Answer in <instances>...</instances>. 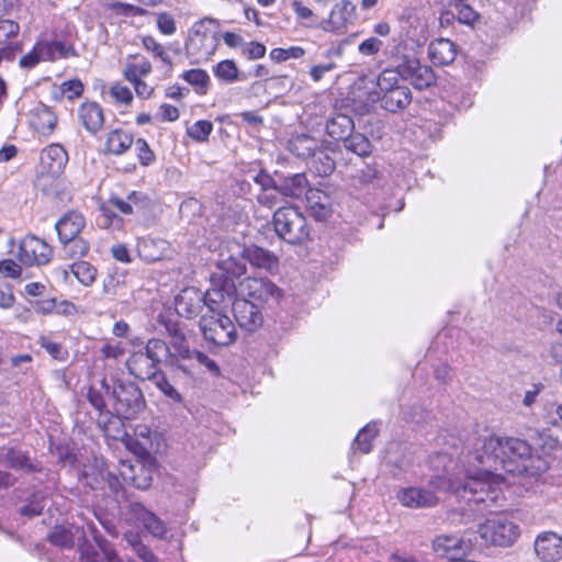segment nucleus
<instances>
[{"mask_svg":"<svg viewBox=\"0 0 562 562\" xmlns=\"http://www.w3.org/2000/svg\"><path fill=\"white\" fill-rule=\"evenodd\" d=\"M469 457L480 465L485 476H501L497 471L513 475L538 476L548 463L537 456L530 443L518 437L490 435L475 438Z\"/></svg>","mask_w":562,"mask_h":562,"instance_id":"obj_1","label":"nucleus"},{"mask_svg":"<svg viewBox=\"0 0 562 562\" xmlns=\"http://www.w3.org/2000/svg\"><path fill=\"white\" fill-rule=\"evenodd\" d=\"M391 54L400 60L401 79L408 81L415 89L425 90L436 85L437 77L432 68L423 65L414 55L419 44L413 37H394Z\"/></svg>","mask_w":562,"mask_h":562,"instance_id":"obj_2","label":"nucleus"},{"mask_svg":"<svg viewBox=\"0 0 562 562\" xmlns=\"http://www.w3.org/2000/svg\"><path fill=\"white\" fill-rule=\"evenodd\" d=\"M166 352L164 340L150 338L143 350L131 353L125 362L126 368L136 379L150 381L161 371L159 366L164 363L162 358Z\"/></svg>","mask_w":562,"mask_h":562,"instance_id":"obj_3","label":"nucleus"},{"mask_svg":"<svg viewBox=\"0 0 562 562\" xmlns=\"http://www.w3.org/2000/svg\"><path fill=\"white\" fill-rule=\"evenodd\" d=\"M326 132L331 138L341 140L346 150L361 158L372 154L371 140L362 133L355 132V122L349 115L335 114L327 121Z\"/></svg>","mask_w":562,"mask_h":562,"instance_id":"obj_4","label":"nucleus"},{"mask_svg":"<svg viewBox=\"0 0 562 562\" xmlns=\"http://www.w3.org/2000/svg\"><path fill=\"white\" fill-rule=\"evenodd\" d=\"M272 224L278 237L290 245H302L310 238L307 220L296 206L279 207Z\"/></svg>","mask_w":562,"mask_h":562,"instance_id":"obj_5","label":"nucleus"},{"mask_svg":"<svg viewBox=\"0 0 562 562\" xmlns=\"http://www.w3.org/2000/svg\"><path fill=\"white\" fill-rule=\"evenodd\" d=\"M501 490L492 485L487 480L468 475L459 495L465 499L470 509L477 513H492L501 498Z\"/></svg>","mask_w":562,"mask_h":562,"instance_id":"obj_6","label":"nucleus"},{"mask_svg":"<svg viewBox=\"0 0 562 562\" xmlns=\"http://www.w3.org/2000/svg\"><path fill=\"white\" fill-rule=\"evenodd\" d=\"M224 290L228 294H236L237 297H245L265 305L270 300L278 301L282 291L268 278L247 277L236 284L233 280H228L224 285Z\"/></svg>","mask_w":562,"mask_h":562,"instance_id":"obj_7","label":"nucleus"},{"mask_svg":"<svg viewBox=\"0 0 562 562\" xmlns=\"http://www.w3.org/2000/svg\"><path fill=\"white\" fill-rule=\"evenodd\" d=\"M111 398L115 415L124 419L135 418L146 406L143 392L131 381H116L112 386Z\"/></svg>","mask_w":562,"mask_h":562,"instance_id":"obj_8","label":"nucleus"},{"mask_svg":"<svg viewBox=\"0 0 562 562\" xmlns=\"http://www.w3.org/2000/svg\"><path fill=\"white\" fill-rule=\"evenodd\" d=\"M199 326L204 339L215 346H229L237 338L233 321L222 313L202 315Z\"/></svg>","mask_w":562,"mask_h":562,"instance_id":"obj_9","label":"nucleus"},{"mask_svg":"<svg viewBox=\"0 0 562 562\" xmlns=\"http://www.w3.org/2000/svg\"><path fill=\"white\" fill-rule=\"evenodd\" d=\"M165 347L167 352L162 358L164 364L173 371H180L187 376H192L198 350L190 347L188 338L177 335L169 342L165 341Z\"/></svg>","mask_w":562,"mask_h":562,"instance_id":"obj_10","label":"nucleus"},{"mask_svg":"<svg viewBox=\"0 0 562 562\" xmlns=\"http://www.w3.org/2000/svg\"><path fill=\"white\" fill-rule=\"evenodd\" d=\"M76 55L75 48L63 41H38L32 50L20 58L22 68H34L40 61H53L59 58H68Z\"/></svg>","mask_w":562,"mask_h":562,"instance_id":"obj_11","label":"nucleus"},{"mask_svg":"<svg viewBox=\"0 0 562 562\" xmlns=\"http://www.w3.org/2000/svg\"><path fill=\"white\" fill-rule=\"evenodd\" d=\"M479 532L485 541L494 546L510 547L519 537L518 525L506 516H496L480 525Z\"/></svg>","mask_w":562,"mask_h":562,"instance_id":"obj_12","label":"nucleus"},{"mask_svg":"<svg viewBox=\"0 0 562 562\" xmlns=\"http://www.w3.org/2000/svg\"><path fill=\"white\" fill-rule=\"evenodd\" d=\"M431 547L432 551L439 558H446L451 562H456L471 553L473 543L471 539H465L463 537L454 535H439L432 540Z\"/></svg>","mask_w":562,"mask_h":562,"instance_id":"obj_13","label":"nucleus"},{"mask_svg":"<svg viewBox=\"0 0 562 562\" xmlns=\"http://www.w3.org/2000/svg\"><path fill=\"white\" fill-rule=\"evenodd\" d=\"M262 307L256 302L245 297H235L232 310L238 326L249 333L260 328L263 324Z\"/></svg>","mask_w":562,"mask_h":562,"instance_id":"obj_14","label":"nucleus"},{"mask_svg":"<svg viewBox=\"0 0 562 562\" xmlns=\"http://www.w3.org/2000/svg\"><path fill=\"white\" fill-rule=\"evenodd\" d=\"M53 249L43 239L34 236H25L19 246V260L25 266H43L49 262Z\"/></svg>","mask_w":562,"mask_h":562,"instance_id":"obj_15","label":"nucleus"},{"mask_svg":"<svg viewBox=\"0 0 562 562\" xmlns=\"http://www.w3.org/2000/svg\"><path fill=\"white\" fill-rule=\"evenodd\" d=\"M175 305L179 316L192 319L199 316L205 307V295L200 289L188 286L176 296Z\"/></svg>","mask_w":562,"mask_h":562,"instance_id":"obj_16","label":"nucleus"},{"mask_svg":"<svg viewBox=\"0 0 562 562\" xmlns=\"http://www.w3.org/2000/svg\"><path fill=\"white\" fill-rule=\"evenodd\" d=\"M371 103H375L376 101H381V106L391 112L396 113L406 109L412 102V92L408 87L401 86L397 88L389 89L383 92H378V90H373V92L369 93L368 97Z\"/></svg>","mask_w":562,"mask_h":562,"instance_id":"obj_17","label":"nucleus"},{"mask_svg":"<svg viewBox=\"0 0 562 562\" xmlns=\"http://www.w3.org/2000/svg\"><path fill=\"white\" fill-rule=\"evenodd\" d=\"M153 468L142 461H123L120 475L123 481L138 490H147L153 483Z\"/></svg>","mask_w":562,"mask_h":562,"instance_id":"obj_18","label":"nucleus"},{"mask_svg":"<svg viewBox=\"0 0 562 562\" xmlns=\"http://www.w3.org/2000/svg\"><path fill=\"white\" fill-rule=\"evenodd\" d=\"M533 548L542 562H557L562 559V537L555 532L544 531L538 535Z\"/></svg>","mask_w":562,"mask_h":562,"instance_id":"obj_19","label":"nucleus"},{"mask_svg":"<svg viewBox=\"0 0 562 562\" xmlns=\"http://www.w3.org/2000/svg\"><path fill=\"white\" fill-rule=\"evenodd\" d=\"M397 499L403 506L408 508H430L436 506L439 502L434 491L417 486L400 490Z\"/></svg>","mask_w":562,"mask_h":562,"instance_id":"obj_20","label":"nucleus"},{"mask_svg":"<svg viewBox=\"0 0 562 562\" xmlns=\"http://www.w3.org/2000/svg\"><path fill=\"white\" fill-rule=\"evenodd\" d=\"M77 117L81 126L90 135H97L104 125V111L95 101H85L77 110Z\"/></svg>","mask_w":562,"mask_h":562,"instance_id":"obj_21","label":"nucleus"},{"mask_svg":"<svg viewBox=\"0 0 562 562\" xmlns=\"http://www.w3.org/2000/svg\"><path fill=\"white\" fill-rule=\"evenodd\" d=\"M93 538L100 551L90 543H83L79 549L80 559L83 562H123L105 538L98 535H94Z\"/></svg>","mask_w":562,"mask_h":562,"instance_id":"obj_22","label":"nucleus"},{"mask_svg":"<svg viewBox=\"0 0 562 562\" xmlns=\"http://www.w3.org/2000/svg\"><path fill=\"white\" fill-rule=\"evenodd\" d=\"M137 252L145 262L159 261L168 257L170 243L159 237H142L137 240Z\"/></svg>","mask_w":562,"mask_h":562,"instance_id":"obj_23","label":"nucleus"},{"mask_svg":"<svg viewBox=\"0 0 562 562\" xmlns=\"http://www.w3.org/2000/svg\"><path fill=\"white\" fill-rule=\"evenodd\" d=\"M355 5L348 0L337 2L331 9L327 20L323 21L325 32H341L352 21Z\"/></svg>","mask_w":562,"mask_h":562,"instance_id":"obj_24","label":"nucleus"},{"mask_svg":"<svg viewBox=\"0 0 562 562\" xmlns=\"http://www.w3.org/2000/svg\"><path fill=\"white\" fill-rule=\"evenodd\" d=\"M108 468L102 458L88 459L80 472V480L92 490L103 488Z\"/></svg>","mask_w":562,"mask_h":562,"instance_id":"obj_25","label":"nucleus"},{"mask_svg":"<svg viewBox=\"0 0 562 562\" xmlns=\"http://www.w3.org/2000/svg\"><path fill=\"white\" fill-rule=\"evenodd\" d=\"M278 177L277 192L285 198L299 199L307 192L308 181L304 173L283 175L276 171Z\"/></svg>","mask_w":562,"mask_h":562,"instance_id":"obj_26","label":"nucleus"},{"mask_svg":"<svg viewBox=\"0 0 562 562\" xmlns=\"http://www.w3.org/2000/svg\"><path fill=\"white\" fill-rule=\"evenodd\" d=\"M57 121V115L49 106L45 105L44 103H37L30 111V124L37 133L42 135H50L56 127Z\"/></svg>","mask_w":562,"mask_h":562,"instance_id":"obj_27","label":"nucleus"},{"mask_svg":"<svg viewBox=\"0 0 562 562\" xmlns=\"http://www.w3.org/2000/svg\"><path fill=\"white\" fill-rule=\"evenodd\" d=\"M458 54V46L449 37H436L428 46L430 60L437 66L451 64Z\"/></svg>","mask_w":562,"mask_h":562,"instance_id":"obj_28","label":"nucleus"},{"mask_svg":"<svg viewBox=\"0 0 562 562\" xmlns=\"http://www.w3.org/2000/svg\"><path fill=\"white\" fill-rule=\"evenodd\" d=\"M67 161L68 154L59 144L47 146L41 154L42 168L52 176L60 175Z\"/></svg>","mask_w":562,"mask_h":562,"instance_id":"obj_29","label":"nucleus"},{"mask_svg":"<svg viewBox=\"0 0 562 562\" xmlns=\"http://www.w3.org/2000/svg\"><path fill=\"white\" fill-rule=\"evenodd\" d=\"M86 226L83 215L77 211H68L55 224V229L59 240H69L80 236Z\"/></svg>","mask_w":562,"mask_h":562,"instance_id":"obj_30","label":"nucleus"},{"mask_svg":"<svg viewBox=\"0 0 562 562\" xmlns=\"http://www.w3.org/2000/svg\"><path fill=\"white\" fill-rule=\"evenodd\" d=\"M239 254L256 268L271 272L279 267V259L273 252L256 245L243 247V249H239Z\"/></svg>","mask_w":562,"mask_h":562,"instance_id":"obj_31","label":"nucleus"},{"mask_svg":"<svg viewBox=\"0 0 562 562\" xmlns=\"http://www.w3.org/2000/svg\"><path fill=\"white\" fill-rule=\"evenodd\" d=\"M305 196L310 213L316 221H326L331 215V198L328 193L308 189Z\"/></svg>","mask_w":562,"mask_h":562,"instance_id":"obj_32","label":"nucleus"},{"mask_svg":"<svg viewBox=\"0 0 562 562\" xmlns=\"http://www.w3.org/2000/svg\"><path fill=\"white\" fill-rule=\"evenodd\" d=\"M134 136L122 128H114L105 134L104 153L108 155L121 156L132 147Z\"/></svg>","mask_w":562,"mask_h":562,"instance_id":"obj_33","label":"nucleus"},{"mask_svg":"<svg viewBox=\"0 0 562 562\" xmlns=\"http://www.w3.org/2000/svg\"><path fill=\"white\" fill-rule=\"evenodd\" d=\"M132 512L136 518L143 524L145 529L154 537L166 538L168 529L166 524L159 519L154 513L149 512L142 504L135 503L132 505Z\"/></svg>","mask_w":562,"mask_h":562,"instance_id":"obj_34","label":"nucleus"},{"mask_svg":"<svg viewBox=\"0 0 562 562\" xmlns=\"http://www.w3.org/2000/svg\"><path fill=\"white\" fill-rule=\"evenodd\" d=\"M307 149V157L310 158V167L321 177H327L335 170L334 158L323 149H313L310 145L305 147Z\"/></svg>","mask_w":562,"mask_h":562,"instance_id":"obj_35","label":"nucleus"},{"mask_svg":"<svg viewBox=\"0 0 562 562\" xmlns=\"http://www.w3.org/2000/svg\"><path fill=\"white\" fill-rule=\"evenodd\" d=\"M236 248L237 250L243 249L239 245H236ZM246 258L239 251L220 260L218 268L223 272V279L229 278L235 282V279L246 273Z\"/></svg>","mask_w":562,"mask_h":562,"instance_id":"obj_36","label":"nucleus"},{"mask_svg":"<svg viewBox=\"0 0 562 562\" xmlns=\"http://www.w3.org/2000/svg\"><path fill=\"white\" fill-rule=\"evenodd\" d=\"M398 78H401L400 63L395 68L384 69L378 77L376 81L370 80L369 86L366 87L364 91L378 90V92H383L389 89L401 87L402 85H398Z\"/></svg>","mask_w":562,"mask_h":562,"instance_id":"obj_37","label":"nucleus"},{"mask_svg":"<svg viewBox=\"0 0 562 562\" xmlns=\"http://www.w3.org/2000/svg\"><path fill=\"white\" fill-rule=\"evenodd\" d=\"M228 280H231V279L224 278L221 280V282L218 284L213 282V288L209 289L206 292H203V294L205 295V307L207 308V312H209L207 314L220 313L218 312L220 306L224 302L225 297H227L228 300H232V297L235 295V294H228L224 290V285L226 284V282Z\"/></svg>","mask_w":562,"mask_h":562,"instance_id":"obj_38","label":"nucleus"},{"mask_svg":"<svg viewBox=\"0 0 562 562\" xmlns=\"http://www.w3.org/2000/svg\"><path fill=\"white\" fill-rule=\"evenodd\" d=\"M111 391L112 386L108 383L106 379L101 380L99 389L93 385L88 389L87 400L91 406L99 412L100 416L103 414L110 415V411L106 409L104 394L111 396Z\"/></svg>","mask_w":562,"mask_h":562,"instance_id":"obj_39","label":"nucleus"},{"mask_svg":"<svg viewBox=\"0 0 562 562\" xmlns=\"http://www.w3.org/2000/svg\"><path fill=\"white\" fill-rule=\"evenodd\" d=\"M7 464L13 470H23L26 473L41 471L37 462H33L24 452L16 449H10L5 454Z\"/></svg>","mask_w":562,"mask_h":562,"instance_id":"obj_40","label":"nucleus"},{"mask_svg":"<svg viewBox=\"0 0 562 562\" xmlns=\"http://www.w3.org/2000/svg\"><path fill=\"white\" fill-rule=\"evenodd\" d=\"M181 78L191 85L198 94L204 95L207 93L211 78L205 70L200 68L190 69L184 71Z\"/></svg>","mask_w":562,"mask_h":562,"instance_id":"obj_41","label":"nucleus"},{"mask_svg":"<svg viewBox=\"0 0 562 562\" xmlns=\"http://www.w3.org/2000/svg\"><path fill=\"white\" fill-rule=\"evenodd\" d=\"M214 75L224 82L232 83L246 80V75L240 74L235 61L225 59L217 63L213 68Z\"/></svg>","mask_w":562,"mask_h":562,"instance_id":"obj_42","label":"nucleus"},{"mask_svg":"<svg viewBox=\"0 0 562 562\" xmlns=\"http://www.w3.org/2000/svg\"><path fill=\"white\" fill-rule=\"evenodd\" d=\"M71 273L85 286H90L97 279V268L88 261L79 260L69 266Z\"/></svg>","mask_w":562,"mask_h":562,"instance_id":"obj_43","label":"nucleus"},{"mask_svg":"<svg viewBox=\"0 0 562 562\" xmlns=\"http://www.w3.org/2000/svg\"><path fill=\"white\" fill-rule=\"evenodd\" d=\"M63 245L65 255L70 258H83L90 251V244L81 236L70 238L69 240H59Z\"/></svg>","mask_w":562,"mask_h":562,"instance_id":"obj_44","label":"nucleus"},{"mask_svg":"<svg viewBox=\"0 0 562 562\" xmlns=\"http://www.w3.org/2000/svg\"><path fill=\"white\" fill-rule=\"evenodd\" d=\"M150 382L170 401L175 403L182 402L180 392L169 382L162 370Z\"/></svg>","mask_w":562,"mask_h":562,"instance_id":"obj_45","label":"nucleus"},{"mask_svg":"<svg viewBox=\"0 0 562 562\" xmlns=\"http://www.w3.org/2000/svg\"><path fill=\"white\" fill-rule=\"evenodd\" d=\"M378 429L375 425L364 426L353 440L352 448L358 449L363 453H369L372 449L371 441L376 437Z\"/></svg>","mask_w":562,"mask_h":562,"instance_id":"obj_46","label":"nucleus"},{"mask_svg":"<svg viewBox=\"0 0 562 562\" xmlns=\"http://www.w3.org/2000/svg\"><path fill=\"white\" fill-rule=\"evenodd\" d=\"M463 482L464 480H448L437 475L429 481L427 488L434 491L435 494L437 491H449L459 496L462 492Z\"/></svg>","mask_w":562,"mask_h":562,"instance_id":"obj_47","label":"nucleus"},{"mask_svg":"<svg viewBox=\"0 0 562 562\" xmlns=\"http://www.w3.org/2000/svg\"><path fill=\"white\" fill-rule=\"evenodd\" d=\"M192 35H222L220 22L212 18H204L192 25ZM223 35H235L231 32H225Z\"/></svg>","mask_w":562,"mask_h":562,"instance_id":"obj_48","label":"nucleus"},{"mask_svg":"<svg viewBox=\"0 0 562 562\" xmlns=\"http://www.w3.org/2000/svg\"><path fill=\"white\" fill-rule=\"evenodd\" d=\"M45 506V497L41 492L33 493L26 501V503L21 506L20 514L26 517H35L42 514Z\"/></svg>","mask_w":562,"mask_h":562,"instance_id":"obj_49","label":"nucleus"},{"mask_svg":"<svg viewBox=\"0 0 562 562\" xmlns=\"http://www.w3.org/2000/svg\"><path fill=\"white\" fill-rule=\"evenodd\" d=\"M151 71V65L148 60L143 58L137 63H128L124 68V77L130 82L142 79V77L147 76Z\"/></svg>","mask_w":562,"mask_h":562,"instance_id":"obj_50","label":"nucleus"},{"mask_svg":"<svg viewBox=\"0 0 562 562\" xmlns=\"http://www.w3.org/2000/svg\"><path fill=\"white\" fill-rule=\"evenodd\" d=\"M213 131V124L207 120H200L188 127V135L196 142H206Z\"/></svg>","mask_w":562,"mask_h":562,"instance_id":"obj_51","label":"nucleus"},{"mask_svg":"<svg viewBox=\"0 0 562 562\" xmlns=\"http://www.w3.org/2000/svg\"><path fill=\"white\" fill-rule=\"evenodd\" d=\"M126 541L144 562H156L153 551L140 541L137 535L126 536Z\"/></svg>","mask_w":562,"mask_h":562,"instance_id":"obj_52","label":"nucleus"},{"mask_svg":"<svg viewBox=\"0 0 562 562\" xmlns=\"http://www.w3.org/2000/svg\"><path fill=\"white\" fill-rule=\"evenodd\" d=\"M304 53V49L300 46H291L289 48L278 47L270 52V58L277 63H282L291 58H301Z\"/></svg>","mask_w":562,"mask_h":562,"instance_id":"obj_53","label":"nucleus"},{"mask_svg":"<svg viewBox=\"0 0 562 562\" xmlns=\"http://www.w3.org/2000/svg\"><path fill=\"white\" fill-rule=\"evenodd\" d=\"M536 445L543 454H549L559 448L560 441L558 437H554L549 431L543 430L538 434Z\"/></svg>","mask_w":562,"mask_h":562,"instance_id":"obj_54","label":"nucleus"},{"mask_svg":"<svg viewBox=\"0 0 562 562\" xmlns=\"http://www.w3.org/2000/svg\"><path fill=\"white\" fill-rule=\"evenodd\" d=\"M109 9L112 10L113 13L123 16H144L147 12L144 9L135 7L133 4L122 3V2H110L108 4Z\"/></svg>","mask_w":562,"mask_h":562,"instance_id":"obj_55","label":"nucleus"},{"mask_svg":"<svg viewBox=\"0 0 562 562\" xmlns=\"http://www.w3.org/2000/svg\"><path fill=\"white\" fill-rule=\"evenodd\" d=\"M49 541L61 548H70L74 546L72 533L63 527H56L48 536Z\"/></svg>","mask_w":562,"mask_h":562,"instance_id":"obj_56","label":"nucleus"},{"mask_svg":"<svg viewBox=\"0 0 562 562\" xmlns=\"http://www.w3.org/2000/svg\"><path fill=\"white\" fill-rule=\"evenodd\" d=\"M137 157L143 166H149L155 160V154L144 138L134 140Z\"/></svg>","mask_w":562,"mask_h":562,"instance_id":"obj_57","label":"nucleus"},{"mask_svg":"<svg viewBox=\"0 0 562 562\" xmlns=\"http://www.w3.org/2000/svg\"><path fill=\"white\" fill-rule=\"evenodd\" d=\"M456 10L458 12V23L472 25L477 19L479 14L468 4L462 3L463 0H458Z\"/></svg>","mask_w":562,"mask_h":562,"instance_id":"obj_58","label":"nucleus"},{"mask_svg":"<svg viewBox=\"0 0 562 562\" xmlns=\"http://www.w3.org/2000/svg\"><path fill=\"white\" fill-rule=\"evenodd\" d=\"M10 37H4L0 40V64L2 60H12L14 59L16 53L22 50L21 44L18 42L9 41Z\"/></svg>","mask_w":562,"mask_h":562,"instance_id":"obj_59","label":"nucleus"},{"mask_svg":"<svg viewBox=\"0 0 562 562\" xmlns=\"http://www.w3.org/2000/svg\"><path fill=\"white\" fill-rule=\"evenodd\" d=\"M60 91L68 100H74L82 94L83 83L79 79L67 80L60 85Z\"/></svg>","mask_w":562,"mask_h":562,"instance_id":"obj_60","label":"nucleus"},{"mask_svg":"<svg viewBox=\"0 0 562 562\" xmlns=\"http://www.w3.org/2000/svg\"><path fill=\"white\" fill-rule=\"evenodd\" d=\"M41 347L56 360H65L68 355L60 344L46 337L41 338Z\"/></svg>","mask_w":562,"mask_h":562,"instance_id":"obj_61","label":"nucleus"},{"mask_svg":"<svg viewBox=\"0 0 562 562\" xmlns=\"http://www.w3.org/2000/svg\"><path fill=\"white\" fill-rule=\"evenodd\" d=\"M255 183L260 186L261 191H269L278 189V177H272L266 170H261L254 177Z\"/></svg>","mask_w":562,"mask_h":562,"instance_id":"obj_62","label":"nucleus"},{"mask_svg":"<svg viewBox=\"0 0 562 562\" xmlns=\"http://www.w3.org/2000/svg\"><path fill=\"white\" fill-rule=\"evenodd\" d=\"M543 418L547 424L552 426L562 424V403H552L548 405Z\"/></svg>","mask_w":562,"mask_h":562,"instance_id":"obj_63","label":"nucleus"},{"mask_svg":"<svg viewBox=\"0 0 562 562\" xmlns=\"http://www.w3.org/2000/svg\"><path fill=\"white\" fill-rule=\"evenodd\" d=\"M156 23L159 31L164 34H172L176 32V22L170 13L162 12L157 14Z\"/></svg>","mask_w":562,"mask_h":562,"instance_id":"obj_64","label":"nucleus"}]
</instances>
